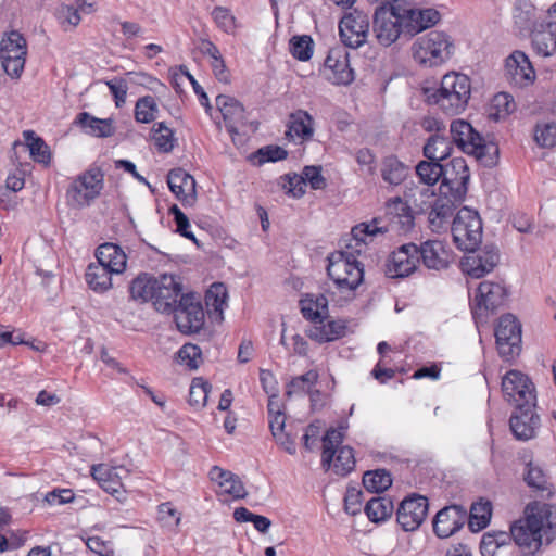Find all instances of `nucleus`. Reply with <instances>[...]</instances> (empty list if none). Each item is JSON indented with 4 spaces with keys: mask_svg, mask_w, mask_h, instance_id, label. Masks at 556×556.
Segmentation results:
<instances>
[{
    "mask_svg": "<svg viewBox=\"0 0 556 556\" xmlns=\"http://www.w3.org/2000/svg\"><path fill=\"white\" fill-rule=\"evenodd\" d=\"M384 208L389 224L384 225L382 218L376 217L354 226L351 230L352 238L345 249L336 251L328 257L327 274L346 299L354 296L355 290L364 280V266L356 258V254H361L363 248L378 235H384L390 230L407 232L414 227L412 207L401 197L390 198Z\"/></svg>",
    "mask_w": 556,
    "mask_h": 556,
    "instance_id": "f257e3e1",
    "label": "nucleus"
},
{
    "mask_svg": "<svg viewBox=\"0 0 556 556\" xmlns=\"http://www.w3.org/2000/svg\"><path fill=\"white\" fill-rule=\"evenodd\" d=\"M426 94L428 101L439 105L444 113L459 114L466 109L470 99V79L460 73H447L442 77L440 87L432 91L426 90Z\"/></svg>",
    "mask_w": 556,
    "mask_h": 556,
    "instance_id": "f03ea898",
    "label": "nucleus"
},
{
    "mask_svg": "<svg viewBox=\"0 0 556 556\" xmlns=\"http://www.w3.org/2000/svg\"><path fill=\"white\" fill-rule=\"evenodd\" d=\"M454 45L451 37L439 30H432L419 37L412 46L414 60L421 66L435 67L451 59Z\"/></svg>",
    "mask_w": 556,
    "mask_h": 556,
    "instance_id": "7ed1b4c3",
    "label": "nucleus"
},
{
    "mask_svg": "<svg viewBox=\"0 0 556 556\" xmlns=\"http://www.w3.org/2000/svg\"><path fill=\"white\" fill-rule=\"evenodd\" d=\"M104 187V174L98 167H91L78 175L66 190V201L71 207L85 208L101 193Z\"/></svg>",
    "mask_w": 556,
    "mask_h": 556,
    "instance_id": "20e7f679",
    "label": "nucleus"
},
{
    "mask_svg": "<svg viewBox=\"0 0 556 556\" xmlns=\"http://www.w3.org/2000/svg\"><path fill=\"white\" fill-rule=\"evenodd\" d=\"M452 235L459 250L475 252L482 241V222L478 212L460 208L452 224Z\"/></svg>",
    "mask_w": 556,
    "mask_h": 556,
    "instance_id": "39448f33",
    "label": "nucleus"
},
{
    "mask_svg": "<svg viewBox=\"0 0 556 556\" xmlns=\"http://www.w3.org/2000/svg\"><path fill=\"white\" fill-rule=\"evenodd\" d=\"M343 441V432L338 429H329L323 437V466L328 469L333 463L334 471L339 475H346L353 470L355 458L353 448L340 446Z\"/></svg>",
    "mask_w": 556,
    "mask_h": 556,
    "instance_id": "423d86ee",
    "label": "nucleus"
},
{
    "mask_svg": "<svg viewBox=\"0 0 556 556\" xmlns=\"http://www.w3.org/2000/svg\"><path fill=\"white\" fill-rule=\"evenodd\" d=\"M394 9H401V0L380 3L374 13V33L378 42L384 47L394 43L404 30L402 16Z\"/></svg>",
    "mask_w": 556,
    "mask_h": 556,
    "instance_id": "0eeeda50",
    "label": "nucleus"
},
{
    "mask_svg": "<svg viewBox=\"0 0 556 556\" xmlns=\"http://www.w3.org/2000/svg\"><path fill=\"white\" fill-rule=\"evenodd\" d=\"M510 540L527 551L534 553L543 544H549L556 535V523H510Z\"/></svg>",
    "mask_w": 556,
    "mask_h": 556,
    "instance_id": "6e6552de",
    "label": "nucleus"
},
{
    "mask_svg": "<svg viewBox=\"0 0 556 556\" xmlns=\"http://www.w3.org/2000/svg\"><path fill=\"white\" fill-rule=\"evenodd\" d=\"M504 399L515 407H535L536 391L532 380L523 372L511 369L502 378Z\"/></svg>",
    "mask_w": 556,
    "mask_h": 556,
    "instance_id": "1a4fd4ad",
    "label": "nucleus"
},
{
    "mask_svg": "<svg viewBox=\"0 0 556 556\" xmlns=\"http://www.w3.org/2000/svg\"><path fill=\"white\" fill-rule=\"evenodd\" d=\"M26 55L27 43L24 36L17 30L4 34L0 42V59L9 76L18 78L22 75Z\"/></svg>",
    "mask_w": 556,
    "mask_h": 556,
    "instance_id": "9d476101",
    "label": "nucleus"
},
{
    "mask_svg": "<svg viewBox=\"0 0 556 556\" xmlns=\"http://www.w3.org/2000/svg\"><path fill=\"white\" fill-rule=\"evenodd\" d=\"M173 314L181 333H197L204 326V309L200 296L194 293L182 294Z\"/></svg>",
    "mask_w": 556,
    "mask_h": 556,
    "instance_id": "9b49d317",
    "label": "nucleus"
},
{
    "mask_svg": "<svg viewBox=\"0 0 556 556\" xmlns=\"http://www.w3.org/2000/svg\"><path fill=\"white\" fill-rule=\"evenodd\" d=\"M450 134L452 141L465 153L477 159H483L490 150L497 151L493 144H486L484 138L464 119H455L451 123Z\"/></svg>",
    "mask_w": 556,
    "mask_h": 556,
    "instance_id": "f8f14e48",
    "label": "nucleus"
},
{
    "mask_svg": "<svg viewBox=\"0 0 556 556\" xmlns=\"http://www.w3.org/2000/svg\"><path fill=\"white\" fill-rule=\"evenodd\" d=\"M369 15L358 9L345 13L339 22V36L345 47L357 49L367 42Z\"/></svg>",
    "mask_w": 556,
    "mask_h": 556,
    "instance_id": "ddd939ff",
    "label": "nucleus"
},
{
    "mask_svg": "<svg viewBox=\"0 0 556 556\" xmlns=\"http://www.w3.org/2000/svg\"><path fill=\"white\" fill-rule=\"evenodd\" d=\"M495 338L500 355L510 361L521 351V325L511 314L503 315L495 328Z\"/></svg>",
    "mask_w": 556,
    "mask_h": 556,
    "instance_id": "4468645a",
    "label": "nucleus"
},
{
    "mask_svg": "<svg viewBox=\"0 0 556 556\" xmlns=\"http://www.w3.org/2000/svg\"><path fill=\"white\" fill-rule=\"evenodd\" d=\"M469 181V169L463 157H454L444 165L443 180L440 185L442 194H451L455 200H464Z\"/></svg>",
    "mask_w": 556,
    "mask_h": 556,
    "instance_id": "2eb2a0df",
    "label": "nucleus"
},
{
    "mask_svg": "<svg viewBox=\"0 0 556 556\" xmlns=\"http://www.w3.org/2000/svg\"><path fill=\"white\" fill-rule=\"evenodd\" d=\"M419 265L416 243L401 245L391 253L384 266V273L390 278H404L413 274Z\"/></svg>",
    "mask_w": 556,
    "mask_h": 556,
    "instance_id": "dca6fc26",
    "label": "nucleus"
},
{
    "mask_svg": "<svg viewBox=\"0 0 556 556\" xmlns=\"http://www.w3.org/2000/svg\"><path fill=\"white\" fill-rule=\"evenodd\" d=\"M419 264L427 269L440 271L446 269L453 261L447 244L438 239H429L417 244Z\"/></svg>",
    "mask_w": 556,
    "mask_h": 556,
    "instance_id": "f3484780",
    "label": "nucleus"
},
{
    "mask_svg": "<svg viewBox=\"0 0 556 556\" xmlns=\"http://www.w3.org/2000/svg\"><path fill=\"white\" fill-rule=\"evenodd\" d=\"M394 11L402 16L404 30L410 36L434 26L440 21V13L435 9L408 8L402 0L401 9Z\"/></svg>",
    "mask_w": 556,
    "mask_h": 556,
    "instance_id": "a211bd4d",
    "label": "nucleus"
},
{
    "mask_svg": "<svg viewBox=\"0 0 556 556\" xmlns=\"http://www.w3.org/2000/svg\"><path fill=\"white\" fill-rule=\"evenodd\" d=\"M179 278L173 275H162L157 278L153 305L157 312L170 314L176 308L182 295Z\"/></svg>",
    "mask_w": 556,
    "mask_h": 556,
    "instance_id": "6ab92c4d",
    "label": "nucleus"
},
{
    "mask_svg": "<svg viewBox=\"0 0 556 556\" xmlns=\"http://www.w3.org/2000/svg\"><path fill=\"white\" fill-rule=\"evenodd\" d=\"M505 77L517 87H525L534 81L535 71L525 52L516 50L506 58Z\"/></svg>",
    "mask_w": 556,
    "mask_h": 556,
    "instance_id": "aec40b11",
    "label": "nucleus"
},
{
    "mask_svg": "<svg viewBox=\"0 0 556 556\" xmlns=\"http://www.w3.org/2000/svg\"><path fill=\"white\" fill-rule=\"evenodd\" d=\"M462 261V269L472 278H481L493 270L498 262V253L494 248L485 247L478 252H470Z\"/></svg>",
    "mask_w": 556,
    "mask_h": 556,
    "instance_id": "412c9836",
    "label": "nucleus"
},
{
    "mask_svg": "<svg viewBox=\"0 0 556 556\" xmlns=\"http://www.w3.org/2000/svg\"><path fill=\"white\" fill-rule=\"evenodd\" d=\"M507 290L501 282L482 281L478 287L476 296L477 309L473 315L479 312H493L503 306L506 302Z\"/></svg>",
    "mask_w": 556,
    "mask_h": 556,
    "instance_id": "4be33fe9",
    "label": "nucleus"
},
{
    "mask_svg": "<svg viewBox=\"0 0 556 556\" xmlns=\"http://www.w3.org/2000/svg\"><path fill=\"white\" fill-rule=\"evenodd\" d=\"M216 105L223 115L228 132L237 135L239 128L248 122L243 105L237 99L226 94L216 97Z\"/></svg>",
    "mask_w": 556,
    "mask_h": 556,
    "instance_id": "5701e85b",
    "label": "nucleus"
},
{
    "mask_svg": "<svg viewBox=\"0 0 556 556\" xmlns=\"http://www.w3.org/2000/svg\"><path fill=\"white\" fill-rule=\"evenodd\" d=\"M91 476L105 492L115 495L124 489L123 479L129 476V470L123 466L98 464L91 467Z\"/></svg>",
    "mask_w": 556,
    "mask_h": 556,
    "instance_id": "b1692460",
    "label": "nucleus"
},
{
    "mask_svg": "<svg viewBox=\"0 0 556 556\" xmlns=\"http://www.w3.org/2000/svg\"><path fill=\"white\" fill-rule=\"evenodd\" d=\"M534 408L516 407L509 420L510 430L516 439L527 441L534 437L540 425V417L534 413Z\"/></svg>",
    "mask_w": 556,
    "mask_h": 556,
    "instance_id": "393cba45",
    "label": "nucleus"
},
{
    "mask_svg": "<svg viewBox=\"0 0 556 556\" xmlns=\"http://www.w3.org/2000/svg\"><path fill=\"white\" fill-rule=\"evenodd\" d=\"M170 191L184 205L192 206L197 199L194 178L181 168L172 169L167 175Z\"/></svg>",
    "mask_w": 556,
    "mask_h": 556,
    "instance_id": "a878e982",
    "label": "nucleus"
},
{
    "mask_svg": "<svg viewBox=\"0 0 556 556\" xmlns=\"http://www.w3.org/2000/svg\"><path fill=\"white\" fill-rule=\"evenodd\" d=\"M208 476L217 484V494L219 496L228 495L232 498H242L247 495L242 481L231 471L214 466L211 468Z\"/></svg>",
    "mask_w": 556,
    "mask_h": 556,
    "instance_id": "bb28decb",
    "label": "nucleus"
},
{
    "mask_svg": "<svg viewBox=\"0 0 556 556\" xmlns=\"http://www.w3.org/2000/svg\"><path fill=\"white\" fill-rule=\"evenodd\" d=\"M463 200H455L451 194H442L438 197L431 205L428 220L433 231H440L448 223L454 214L456 203Z\"/></svg>",
    "mask_w": 556,
    "mask_h": 556,
    "instance_id": "cd10ccee",
    "label": "nucleus"
},
{
    "mask_svg": "<svg viewBox=\"0 0 556 556\" xmlns=\"http://www.w3.org/2000/svg\"><path fill=\"white\" fill-rule=\"evenodd\" d=\"M97 264L115 274H122L127 264L125 252L115 243H103L96 251Z\"/></svg>",
    "mask_w": 556,
    "mask_h": 556,
    "instance_id": "c85d7f7f",
    "label": "nucleus"
},
{
    "mask_svg": "<svg viewBox=\"0 0 556 556\" xmlns=\"http://www.w3.org/2000/svg\"><path fill=\"white\" fill-rule=\"evenodd\" d=\"M532 47L538 55L547 58L556 52V22L542 24L532 34Z\"/></svg>",
    "mask_w": 556,
    "mask_h": 556,
    "instance_id": "c756f323",
    "label": "nucleus"
},
{
    "mask_svg": "<svg viewBox=\"0 0 556 556\" xmlns=\"http://www.w3.org/2000/svg\"><path fill=\"white\" fill-rule=\"evenodd\" d=\"M429 509L428 498L424 495L412 494L405 497L397 509V521L409 518L410 521H425Z\"/></svg>",
    "mask_w": 556,
    "mask_h": 556,
    "instance_id": "7c9ffc66",
    "label": "nucleus"
},
{
    "mask_svg": "<svg viewBox=\"0 0 556 556\" xmlns=\"http://www.w3.org/2000/svg\"><path fill=\"white\" fill-rule=\"evenodd\" d=\"M74 123L81 127L86 134L99 138H108L115 132L111 118L101 119L90 115L88 112L79 113Z\"/></svg>",
    "mask_w": 556,
    "mask_h": 556,
    "instance_id": "2f4dec72",
    "label": "nucleus"
},
{
    "mask_svg": "<svg viewBox=\"0 0 556 556\" xmlns=\"http://www.w3.org/2000/svg\"><path fill=\"white\" fill-rule=\"evenodd\" d=\"M382 180L390 187L403 184L409 175V167L395 155L386 156L380 166Z\"/></svg>",
    "mask_w": 556,
    "mask_h": 556,
    "instance_id": "473e14b6",
    "label": "nucleus"
},
{
    "mask_svg": "<svg viewBox=\"0 0 556 556\" xmlns=\"http://www.w3.org/2000/svg\"><path fill=\"white\" fill-rule=\"evenodd\" d=\"M315 324L309 330V337L319 343L334 341L345 336L346 324L344 320H329Z\"/></svg>",
    "mask_w": 556,
    "mask_h": 556,
    "instance_id": "72a5a7b5",
    "label": "nucleus"
},
{
    "mask_svg": "<svg viewBox=\"0 0 556 556\" xmlns=\"http://www.w3.org/2000/svg\"><path fill=\"white\" fill-rule=\"evenodd\" d=\"M287 136L291 138L301 139L303 141L309 140L314 135L313 118L303 110H298L290 114Z\"/></svg>",
    "mask_w": 556,
    "mask_h": 556,
    "instance_id": "f704fd0d",
    "label": "nucleus"
},
{
    "mask_svg": "<svg viewBox=\"0 0 556 556\" xmlns=\"http://www.w3.org/2000/svg\"><path fill=\"white\" fill-rule=\"evenodd\" d=\"M157 278L149 274L138 275L129 286L130 298L140 303L153 301Z\"/></svg>",
    "mask_w": 556,
    "mask_h": 556,
    "instance_id": "c9c22d12",
    "label": "nucleus"
},
{
    "mask_svg": "<svg viewBox=\"0 0 556 556\" xmlns=\"http://www.w3.org/2000/svg\"><path fill=\"white\" fill-rule=\"evenodd\" d=\"M112 271L97 263L88 265L86 270V282L97 293H104L112 288Z\"/></svg>",
    "mask_w": 556,
    "mask_h": 556,
    "instance_id": "e433bc0d",
    "label": "nucleus"
},
{
    "mask_svg": "<svg viewBox=\"0 0 556 556\" xmlns=\"http://www.w3.org/2000/svg\"><path fill=\"white\" fill-rule=\"evenodd\" d=\"M452 143L444 135L433 134L424 147V155L431 161H444L452 153Z\"/></svg>",
    "mask_w": 556,
    "mask_h": 556,
    "instance_id": "4c0bfd02",
    "label": "nucleus"
},
{
    "mask_svg": "<svg viewBox=\"0 0 556 556\" xmlns=\"http://www.w3.org/2000/svg\"><path fill=\"white\" fill-rule=\"evenodd\" d=\"M269 418V428L276 442L290 455L295 454L296 447L294 441L285 431L286 415L283 413L274 415Z\"/></svg>",
    "mask_w": 556,
    "mask_h": 556,
    "instance_id": "58836bf2",
    "label": "nucleus"
},
{
    "mask_svg": "<svg viewBox=\"0 0 556 556\" xmlns=\"http://www.w3.org/2000/svg\"><path fill=\"white\" fill-rule=\"evenodd\" d=\"M523 514L522 521H556V505L534 501L525 507Z\"/></svg>",
    "mask_w": 556,
    "mask_h": 556,
    "instance_id": "ea45409f",
    "label": "nucleus"
},
{
    "mask_svg": "<svg viewBox=\"0 0 556 556\" xmlns=\"http://www.w3.org/2000/svg\"><path fill=\"white\" fill-rule=\"evenodd\" d=\"M363 484L371 493H381L392 485V478L388 470L376 469L364 473Z\"/></svg>",
    "mask_w": 556,
    "mask_h": 556,
    "instance_id": "a19ab883",
    "label": "nucleus"
},
{
    "mask_svg": "<svg viewBox=\"0 0 556 556\" xmlns=\"http://www.w3.org/2000/svg\"><path fill=\"white\" fill-rule=\"evenodd\" d=\"M416 174L422 184L433 186L443 179L444 165L438 161H421L416 166Z\"/></svg>",
    "mask_w": 556,
    "mask_h": 556,
    "instance_id": "79ce46f5",
    "label": "nucleus"
},
{
    "mask_svg": "<svg viewBox=\"0 0 556 556\" xmlns=\"http://www.w3.org/2000/svg\"><path fill=\"white\" fill-rule=\"evenodd\" d=\"M510 543V534L506 531H493L483 534L480 543L482 556H495L496 551Z\"/></svg>",
    "mask_w": 556,
    "mask_h": 556,
    "instance_id": "37998d69",
    "label": "nucleus"
},
{
    "mask_svg": "<svg viewBox=\"0 0 556 556\" xmlns=\"http://www.w3.org/2000/svg\"><path fill=\"white\" fill-rule=\"evenodd\" d=\"M23 136L34 161L47 165L50 162L51 154L45 141L31 130L24 131Z\"/></svg>",
    "mask_w": 556,
    "mask_h": 556,
    "instance_id": "c03bdc74",
    "label": "nucleus"
},
{
    "mask_svg": "<svg viewBox=\"0 0 556 556\" xmlns=\"http://www.w3.org/2000/svg\"><path fill=\"white\" fill-rule=\"evenodd\" d=\"M392 510V502L384 497L371 498L365 506L369 521H386L391 517Z\"/></svg>",
    "mask_w": 556,
    "mask_h": 556,
    "instance_id": "a18cd8bd",
    "label": "nucleus"
},
{
    "mask_svg": "<svg viewBox=\"0 0 556 556\" xmlns=\"http://www.w3.org/2000/svg\"><path fill=\"white\" fill-rule=\"evenodd\" d=\"M152 140L154 141L156 149L163 153L170 152L174 149L176 141L173 130L163 122L154 125L152 129Z\"/></svg>",
    "mask_w": 556,
    "mask_h": 556,
    "instance_id": "49530a36",
    "label": "nucleus"
},
{
    "mask_svg": "<svg viewBox=\"0 0 556 556\" xmlns=\"http://www.w3.org/2000/svg\"><path fill=\"white\" fill-rule=\"evenodd\" d=\"M228 294L224 283H213L205 294V303L208 309L223 315L224 307L226 306ZM223 318V316H220Z\"/></svg>",
    "mask_w": 556,
    "mask_h": 556,
    "instance_id": "de8ad7c7",
    "label": "nucleus"
},
{
    "mask_svg": "<svg viewBox=\"0 0 556 556\" xmlns=\"http://www.w3.org/2000/svg\"><path fill=\"white\" fill-rule=\"evenodd\" d=\"M157 111V104L153 97H141L137 100L135 105V119L138 123H151L155 119Z\"/></svg>",
    "mask_w": 556,
    "mask_h": 556,
    "instance_id": "09e8293b",
    "label": "nucleus"
},
{
    "mask_svg": "<svg viewBox=\"0 0 556 556\" xmlns=\"http://www.w3.org/2000/svg\"><path fill=\"white\" fill-rule=\"evenodd\" d=\"M211 384L202 378H194L189 390V404L197 408L204 407L207 402Z\"/></svg>",
    "mask_w": 556,
    "mask_h": 556,
    "instance_id": "8fccbe9b",
    "label": "nucleus"
},
{
    "mask_svg": "<svg viewBox=\"0 0 556 556\" xmlns=\"http://www.w3.org/2000/svg\"><path fill=\"white\" fill-rule=\"evenodd\" d=\"M290 52L299 61H308L313 55V40L309 36H294L290 40Z\"/></svg>",
    "mask_w": 556,
    "mask_h": 556,
    "instance_id": "3c124183",
    "label": "nucleus"
},
{
    "mask_svg": "<svg viewBox=\"0 0 556 556\" xmlns=\"http://www.w3.org/2000/svg\"><path fill=\"white\" fill-rule=\"evenodd\" d=\"M534 139L543 148L556 144V123H544L535 126Z\"/></svg>",
    "mask_w": 556,
    "mask_h": 556,
    "instance_id": "603ef678",
    "label": "nucleus"
},
{
    "mask_svg": "<svg viewBox=\"0 0 556 556\" xmlns=\"http://www.w3.org/2000/svg\"><path fill=\"white\" fill-rule=\"evenodd\" d=\"M178 358L181 363L186 364L190 369L199 368L202 362L201 349L191 343L184 344L178 351Z\"/></svg>",
    "mask_w": 556,
    "mask_h": 556,
    "instance_id": "864d4df0",
    "label": "nucleus"
},
{
    "mask_svg": "<svg viewBox=\"0 0 556 556\" xmlns=\"http://www.w3.org/2000/svg\"><path fill=\"white\" fill-rule=\"evenodd\" d=\"M467 509L463 505L452 504L441 508L431 521H465Z\"/></svg>",
    "mask_w": 556,
    "mask_h": 556,
    "instance_id": "5fc2aeb1",
    "label": "nucleus"
},
{
    "mask_svg": "<svg viewBox=\"0 0 556 556\" xmlns=\"http://www.w3.org/2000/svg\"><path fill=\"white\" fill-rule=\"evenodd\" d=\"M492 518V503L488 500L480 498L478 502L471 504L467 521H491Z\"/></svg>",
    "mask_w": 556,
    "mask_h": 556,
    "instance_id": "6e6d98bb",
    "label": "nucleus"
},
{
    "mask_svg": "<svg viewBox=\"0 0 556 556\" xmlns=\"http://www.w3.org/2000/svg\"><path fill=\"white\" fill-rule=\"evenodd\" d=\"M492 106L496 110V118L505 117L510 114L515 108V101L513 97L506 92H498L492 100Z\"/></svg>",
    "mask_w": 556,
    "mask_h": 556,
    "instance_id": "4d7b16f0",
    "label": "nucleus"
},
{
    "mask_svg": "<svg viewBox=\"0 0 556 556\" xmlns=\"http://www.w3.org/2000/svg\"><path fill=\"white\" fill-rule=\"evenodd\" d=\"M326 65L329 68H333V73L336 75L333 79H334L336 84L348 85L353 81V79H354L353 70H351L349 67V64L346 61H344L342 63L336 61V63L332 64V59L328 58L326 60Z\"/></svg>",
    "mask_w": 556,
    "mask_h": 556,
    "instance_id": "13d9d810",
    "label": "nucleus"
},
{
    "mask_svg": "<svg viewBox=\"0 0 556 556\" xmlns=\"http://www.w3.org/2000/svg\"><path fill=\"white\" fill-rule=\"evenodd\" d=\"M75 500V494L72 489L55 488L46 493L43 501L49 506H60L63 504L72 503Z\"/></svg>",
    "mask_w": 556,
    "mask_h": 556,
    "instance_id": "bf43d9fd",
    "label": "nucleus"
},
{
    "mask_svg": "<svg viewBox=\"0 0 556 556\" xmlns=\"http://www.w3.org/2000/svg\"><path fill=\"white\" fill-rule=\"evenodd\" d=\"M305 186L309 184L312 189L321 190L327 186L325 177L321 175L320 166H305L302 172Z\"/></svg>",
    "mask_w": 556,
    "mask_h": 556,
    "instance_id": "052dcab7",
    "label": "nucleus"
},
{
    "mask_svg": "<svg viewBox=\"0 0 556 556\" xmlns=\"http://www.w3.org/2000/svg\"><path fill=\"white\" fill-rule=\"evenodd\" d=\"M525 481L529 486L536 490H547V480L544 471L539 466H534L531 463L528 464Z\"/></svg>",
    "mask_w": 556,
    "mask_h": 556,
    "instance_id": "680f3d73",
    "label": "nucleus"
},
{
    "mask_svg": "<svg viewBox=\"0 0 556 556\" xmlns=\"http://www.w3.org/2000/svg\"><path fill=\"white\" fill-rule=\"evenodd\" d=\"M217 26L226 33H231L236 28L235 16L224 7H216L212 12Z\"/></svg>",
    "mask_w": 556,
    "mask_h": 556,
    "instance_id": "e2e57ef3",
    "label": "nucleus"
},
{
    "mask_svg": "<svg viewBox=\"0 0 556 556\" xmlns=\"http://www.w3.org/2000/svg\"><path fill=\"white\" fill-rule=\"evenodd\" d=\"M169 213L174 216L177 231L182 237L190 239L193 242H197L194 235L191 231H189L190 223H189L187 215H185L177 205L170 206Z\"/></svg>",
    "mask_w": 556,
    "mask_h": 556,
    "instance_id": "0e129e2a",
    "label": "nucleus"
},
{
    "mask_svg": "<svg viewBox=\"0 0 556 556\" xmlns=\"http://www.w3.org/2000/svg\"><path fill=\"white\" fill-rule=\"evenodd\" d=\"M106 85L114 97L115 105L121 108L126 102L127 83L124 79H114L106 81Z\"/></svg>",
    "mask_w": 556,
    "mask_h": 556,
    "instance_id": "69168bd1",
    "label": "nucleus"
},
{
    "mask_svg": "<svg viewBox=\"0 0 556 556\" xmlns=\"http://www.w3.org/2000/svg\"><path fill=\"white\" fill-rule=\"evenodd\" d=\"M257 154L260 156V163L281 161L285 160L288 155L287 151L278 146H267L261 148L257 151Z\"/></svg>",
    "mask_w": 556,
    "mask_h": 556,
    "instance_id": "338daca9",
    "label": "nucleus"
},
{
    "mask_svg": "<svg viewBox=\"0 0 556 556\" xmlns=\"http://www.w3.org/2000/svg\"><path fill=\"white\" fill-rule=\"evenodd\" d=\"M86 545L91 552L100 556H113V549L111 548L110 544L102 541L98 536L89 538L86 542Z\"/></svg>",
    "mask_w": 556,
    "mask_h": 556,
    "instance_id": "774afa93",
    "label": "nucleus"
}]
</instances>
